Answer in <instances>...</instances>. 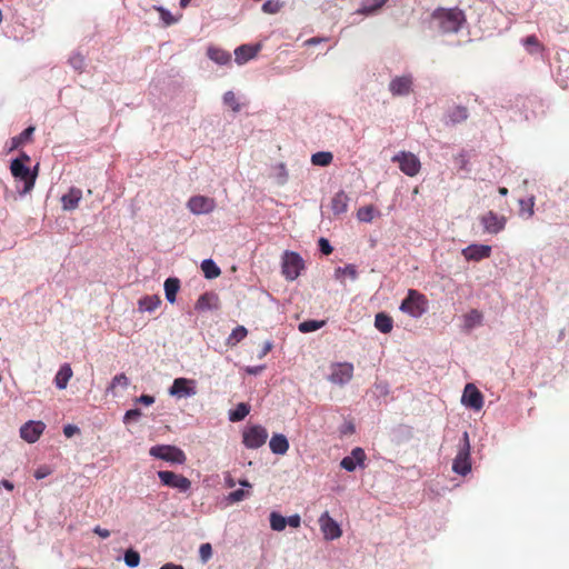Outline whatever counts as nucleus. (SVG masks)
I'll return each instance as SVG.
<instances>
[{
    "mask_svg": "<svg viewBox=\"0 0 569 569\" xmlns=\"http://www.w3.org/2000/svg\"><path fill=\"white\" fill-rule=\"evenodd\" d=\"M216 207L217 203L213 198L201 194L192 196L187 202L189 211L197 216L211 213Z\"/></svg>",
    "mask_w": 569,
    "mask_h": 569,
    "instance_id": "9d476101",
    "label": "nucleus"
},
{
    "mask_svg": "<svg viewBox=\"0 0 569 569\" xmlns=\"http://www.w3.org/2000/svg\"><path fill=\"white\" fill-rule=\"evenodd\" d=\"M287 526V519L280 513L273 511L270 513V527L274 531H282Z\"/></svg>",
    "mask_w": 569,
    "mask_h": 569,
    "instance_id": "4c0bfd02",
    "label": "nucleus"
},
{
    "mask_svg": "<svg viewBox=\"0 0 569 569\" xmlns=\"http://www.w3.org/2000/svg\"><path fill=\"white\" fill-rule=\"evenodd\" d=\"M136 402L143 403L146 406H150L154 402V397L149 395H141L139 398H137Z\"/></svg>",
    "mask_w": 569,
    "mask_h": 569,
    "instance_id": "bf43d9fd",
    "label": "nucleus"
},
{
    "mask_svg": "<svg viewBox=\"0 0 569 569\" xmlns=\"http://www.w3.org/2000/svg\"><path fill=\"white\" fill-rule=\"evenodd\" d=\"M207 54L212 61L217 62L218 64H227L231 60V56L229 52L216 47H209L207 50Z\"/></svg>",
    "mask_w": 569,
    "mask_h": 569,
    "instance_id": "7c9ffc66",
    "label": "nucleus"
},
{
    "mask_svg": "<svg viewBox=\"0 0 569 569\" xmlns=\"http://www.w3.org/2000/svg\"><path fill=\"white\" fill-rule=\"evenodd\" d=\"M259 49V46L252 47L249 44H242L238 47L234 51L237 63L242 64L249 61L250 59L254 58Z\"/></svg>",
    "mask_w": 569,
    "mask_h": 569,
    "instance_id": "4be33fe9",
    "label": "nucleus"
},
{
    "mask_svg": "<svg viewBox=\"0 0 569 569\" xmlns=\"http://www.w3.org/2000/svg\"><path fill=\"white\" fill-rule=\"evenodd\" d=\"M2 486L9 491L13 490V483L10 482L9 480H3Z\"/></svg>",
    "mask_w": 569,
    "mask_h": 569,
    "instance_id": "774afa93",
    "label": "nucleus"
},
{
    "mask_svg": "<svg viewBox=\"0 0 569 569\" xmlns=\"http://www.w3.org/2000/svg\"><path fill=\"white\" fill-rule=\"evenodd\" d=\"M325 326V321H318V320H307L299 323V331L302 333H308L316 331Z\"/></svg>",
    "mask_w": 569,
    "mask_h": 569,
    "instance_id": "a19ab883",
    "label": "nucleus"
},
{
    "mask_svg": "<svg viewBox=\"0 0 569 569\" xmlns=\"http://www.w3.org/2000/svg\"><path fill=\"white\" fill-rule=\"evenodd\" d=\"M194 381L187 378H177L173 380L172 386L169 389L171 396L178 397H190L197 393L193 386Z\"/></svg>",
    "mask_w": 569,
    "mask_h": 569,
    "instance_id": "dca6fc26",
    "label": "nucleus"
},
{
    "mask_svg": "<svg viewBox=\"0 0 569 569\" xmlns=\"http://www.w3.org/2000/svg\"><path fill=\"white\" fill-rule=\"evenodd\" d=\"M388 0H373V3L371 6H363L359 13L362 14H372L376 11H378Z\"/></svg>",
    "mask_w": 569,
    "mask_h": 569,
    "instance_id": "de8ad7c7",
    "label": "nucleus"
},
{
    "mask_svg": "<svg viewBox=\"0 0 569 569\" xmlns=\"http://www.w3.org/2000/svg\"><path fill=\"white\" fill-rule=\"evenodd\" d=\"M157 10L159 11L160 13V17L161 19L163 20V22L167 24V26H170L172 23L176 22V19L171 16V13L169 11H167L166 9L159 7L157 8Z\"/></svg>",
    "mask_w": 569,
    "mask_h": 569,
    "instance_id": "603ef678",
    "label": "nucleus"
},
{
    "mask_svg": "<svg viewBox=\"0 0 569 569\" xmlns=\"http://www.w3.org/2000/svg\"><path fill=\"white\" fill-rule=\"evenodd\" d=\"M150 456L170 463L183 465L187 456L180 448L171 445H157L150 448Z\"/></svg>",
    "mask_w": 569,
    "mask_h": 569,
    "instance_id": "7ed1b4c3",
    "label": "nucleus"
},
{
    "mask_svg": "<svg viewBox=\"0 0 569 569\" xmlns=\"http://www.w3.org/2000/svg\"><path fill=\"white\" fill-rule=\"evenodd\" d=\"M124 562L130 568H136L140 563V555L133 549H128L124 553Z\"/></svg>",
    "mask_w": 569,
    "mask_h": 569,
    "instance_id": "37998d69",
    "label": "nucleus"
},
{
    "mask_svg": "<svg viewBox=\"0 0 569 569\" xmlns=\"http://www.w3.org/2000/svg\"><path fill=\"white\" fill-rule=\"evenodd\" d=\"M412 77L401 76L393 78L389 83L392 96H408L412 91Z\"/></svg>",
    "mask_w": 569,
    "mask_h": 569,
    "instance_id": "f3484780",
    "label": "nucleus"
},
{
    "mask_svg": "<svg viewBox=\"0 0 569 569\" xmlns=\"http://www.w3.org/2000/svg\"><path fill=\"white\" fill-rule=\"evenodd\" d=\"M117 386H121L123 388L129 386V379L124 373H119L113 377L109 390H113Z\"/></svg>",
    "mask_w": 569,
    "mask_h": 569,
    "instance_id": "8fccbe9b",
    "label": "nucleus"
},
{
    "mask_svg": "<svg viewBox=\"0 0 569 569\" xmlns=\"http://www.w3.org/2000/svg\"><path fill=\"white\" fill-rule=\"evenodd\" d=\"M448 116L452 123H459L467 120L469 113L466 107L456 106L455 108H452Z\"/></svg>",
    "mask_w": 569,
    "mask_h": 569,
    "instance_id": "e433bc0d",
    "label": "nucleus"
},
{
    "mask_svg": "<svg viewBox=\"0 0 569 569\" xmlns=\"http://www.w3.org/2000/svg\"><path fill=\"white\" fill-rule=\"evenodd\" d=\"M349 197L345 191L337 192L331 199V210L335 214H342L348 210Z\"/></svg>",
    "mask_w": 569,
    "mask_h": 569,
    "instance_id": "5701e85b",
    "label": "nucleus"
},
{
    "mask_svg": "<svg viewBox=\"0 0 569 569\" xmlns=\"http://www.w3.org/2000/svg\"><path fill=\"white\" fill-rule=\"evenodd\" d=\"M376 209L373 206H365L358 209L357 211V218L359 221L362 222H371L375 218Z\"/></svg>",
    "mask_w": 569,
    "mask_h": 569,
    "instance_id": "ea45409f",
    "label": "nucleus"
},
{
    "mask_svg": "<svg viewBox=\"0 0 569 569\" xmlns=\"http://www.w3.org/2000/svg\"><path fill=\"white\" fill-rule=\"evenodd\" d=\"M432 18L438 21L442 32H457L466 20L465 13L458 8H438L433 11Z\"/></svg>",
    "mask_w": 569,
    "mask_h": 569,
    "instance_id": "f257e3e1",
    "label": "nucleus"
},
{
    "mask_svg": "<svg viewBox=\"0 0 569 569\" xmlns=\"http://www.w3.org/2000/svg\"><path fill=\"white\" fill-rule=\"evenodd\" d=\"M366 460V452L362 448L356 447L351 451V456L345 457L340 466L347 471H353L357 466H362Z\"/></svg>",
    "mask_w": 569,
    "mask_h": 569,
    "instance_id": "aec40b11",
    "label": "nucleus"
},
{
    "mask_svg": "<svg viewBox=\"0 0 569 569\" xmlns=\"http://www.w3.org/2000/svg\"><path fill=\"white\" fill-rule=\"evenodd\" d=\"M268 439V431L260 425L247 427L242 432V443L248 449L262 447Z\"/></svg>",
    "mask_w": 569,
    "mask_h": 569,
    "instance_id": "423d86ee",
    "label": "nucleus"
},
{
    "mask_svg": "<svg viewBox=\"0 0 569 569\" xmlns=\"http://www.w3.org/2000/svg\"><path fill=\"white\" fill-rule=\"evenodd\" d=\"M263 366H257V367H247L246 372L249 375H258L263 370Z\"/></svg>",
    "mask_w": 569,
    "mask_h": 569,
    "instance_id": "0e129e2a",
    "label": "nucleus"
},
{
    "mask_svg": "<svg viewBox=\"0 0 569 569\" xmlns=\"http://www.w3.org/2000/svg\"><path fill=\"white\" fill-rule=\"evenodd\" d=\"M470 439L467 431L463 432L461 438V447L453 459L452 470L461 476H466L471 470L470 460Z\"/></svg>",
    "mask_w": 569,
    "mask_h": 569,
    "instance_id": "20e7f679",
    "label": "nucleus"
},
{
    "mask_svg": "<svg viewBox=\"0 0 569 569\" xmlns=\"http://www.w3.org/2000/svg\"><path fill=\"white\" fill-rule=\"evenodd\" d=\"M10 171L16 179L23 181L24 193L32 190L38 174V166H36L34 171L31 172L30 168L22 163V160L13 159L10 164Z\"/></svg>",
    "mask_w": 569,
    "mask_h": 569,
    "instance_id": "39448f33",
    "label": "nucleus"
},
{
    "mask_svg": "<svg viewBox=\"0 0 569 569\" xmlns=\"http://www.w3.org/2000/svg\"><path fill=\"white\" fill-rule=\"evenodd\" d=\"M81 198V189L76 187L70 188L69 191L61 197V204L63 210L71 211L77 209Z\"/></svg>",
    "mask_w": 569,
    "mask_h": 569,
    "instance_id": "412c9836",
    "label": "nucleus"
},
{
    "mask_svg": "<svg viewBox=\"0 0 569 569\" xmlns=\"http://www.w3.org/2000/svg\"><path fill=\"white\" fill-rule=\"evenodd\" d=\"M270 450L276 455H284L289 449L288 439L281 433H274L269 442Z\"/></svg>",
    "mask_w": 569,
    "mask_h": 569,
    "instance_id": "393cba45",
    "label": "nucleus"
},
{
    "mask_svg": "<svg viewBox=\"0 0 569 569\" xmlns=\"http://www.w3.org/2000/svg\"><path fill=\"white\" fill-rule=\"evenodd\" d=\"M46 429V425L42 421H28L20 428V437L29 442H36L40 436L43 433Z\"/></svg>",
    "mask_w": 569,
    "mask_h": 569,
    "instance_id": "4468645a",
    "label": "nucleus"
},
{
    "mask_svg": "<svg viewBox=\"0 0 569 569\" xmlns=\"http://www.w3.org/2000/svg\"><path fill=\"white\" fill-rule=\"evenodd\" d=\"M80 430L77 426L74 425H67L63 427V433L67 438H71L72 436H74L76 433H78Z\"/></svg>",
    "mask_w": 569,
    "mask_h": 569,
    "instance_id": "4d7b16f0",
    "label": "nucleus"
},
{
    "mask_svg": "<svg viewBox=\"0 0 569 569\" xmlns=\"http://www.w3.org/2000/svg\"><path fill=\"white\" fill-rule=\"evenodd\" d=\"M335 276L337 279H342L343 276H348L352 280H355L358 276L357 268L355 264H347L346 267H338L335 270Z\"/></svg>",
    "mask_w": 569,
    "mask_h": 569,
    "instance_id": "58836bf2",
    "label": "nucleus"
},
{
    "mask_svg": "<svg viewBox=\"0 0 569 569\" xmlns=\"http://www.w3.org/2000/svg\"><path fill=\"white\" fill-rule=\"evenodd\" d=\"M321 531L327 540H335L341 537L342 530L336 520L326 511L319 518Z\"/></svg>",
    "mask_w": 569,
    "mask_h": 569,
    "instance_id": "2eb2a0df",
    "label": "nucleus"
},
{
    "mask_svg": "<svg viewBox=\"0 0 569 569\" xmlns=\"http://www.w3.org/2000/svg\"><path fill=\"white\" fill-rule=\"evenodd\" d=\"M72 376L73 371L70 365L63 363L54 377L56 387L60 390L66 389Z\"/></svg>",
    "mask_w": 569,
    "mask_h": 569,
    "instance_id": "b1692460",
    "label": "nucleus"
},
{
    "mask_svg": "<svg viewBox=\"0 0 569 569\" xmlns=\"http://www.w3.org/2000/svg\"><path fill=\"white\" fill-rule=\"evenodd\" d=\"M456 163L459 166L460 169L465 170L467 169L468 164V158L465 152L459 153L456 158Z\"/></svg>",
    "mask_w": 569,
    "mask_h": 569,
    "instance_id": "6e6d98bb",
    "label": "nucleus"
},
{
    "mask_svg": "<svg viewBox=\"0 0 569 569\" xmlns=\"http://www.w3.org/2000/svg\"><path fill=\"white\" fill-rule=\"evenodd\" d=\"M286 519H287V525H289L290 527H292V528L300 527L301 518L299 515H293Z\"/></svg>",
    "mask_w": 569,
    "mask_h": 569,
    "instance_id": "13d9d810",
    "label": "nucleus"
},
{
    "mask_svg": "<svg viewBox=\"0 0 569 569\" xmlns=\"http://www.w3.org/2000/svg\"><path fill=\"white\" fill-rule=\"evenodd\" d=\"M160 305H161V299L157 295L144 296L141 299H139V301H138L139 310L142 312L143 311L152 312L157 308H159Z\"/></svg>",
    "mask_w": 569,
    "mask_h": 569,
    "instance_id": "bb28decb",
    "label": "nucleus"
},
{
    "mask_svg": "<svg viewBox=\"0 0 569 569\" xmlns=\"http://www.w3.org/2000/svg\"><path fill=\"white\" fill-rule=\"evenodd\" d=\"M223 102L232 109L233 112L240 111V104L233 91H227L223 94Z\"/></svg>",
    "mask_w": 569,
    "mask_h": 569,
    "instance_id": "a18cd8bd",
    "label": "nucleus"
},
{
    "mask_svg": "<svg viewBox=\"0 0 569 569\" xmlns=\"http://www.w3.org/2000/svg\"><path fill=\"white\" fill-rule=\"evenodd\" d=\"M163 287H164L166 299L170 303H173L177 299V293L180 289V280L178 278H168L164 281Z\"/></svg>",
    "mask_w": 569,
    "mask_h": 569,
    "instance_id": "c85d7f7f",
    "label": "nucleus"
},
{
    "mask_svg": "<svg viewBox=\"0 0 569 569\" xmlns=\"http://www.w3.org/2000/svg\"><path fill=\"white\" fill-rule=\"evenodd\" d=\"M250 412V406L246 402H240L237 407L229 412V420L238 422L243 420Z\"/></svg>",
    "mask_w": 569,
    "mask_h": 569,
    "instance_id": "2f4dec72",
    "label": "nucleus"
},
{
    "mask_svg": "<svg viewBox=\"0 0 569 569\" xmlns=\"http://www.w3.org/2000/svg\"><path fill=\"white\" fill-rule=\"evenodd\" d=\"M482 313L477 309L470 310L463 316V329L470 331L482 323Z\"/></svg>",
    "mask_w": 569,
    "mask_h": 569,
    "instance_id": "c756f323",
    "label": "nucleus"
},
{
    "mask_svg": "<svg viewBox=\"0 0 569 569\" xmlns=\"http://www.w3.org/2000/svg\"><path fill=\"white\" fill-rule=\"evenodd\" d=\"M22 160V163L27 166L30 162V157L26 152H21V154L17 158Z\"/></svg>",
    "mask_w": 569,
    "mask_h": 569,
    "instance_id": "338daca9",
    "label": "nucleus"
},
{
    "mask_svg": "<svg viewBox=\"0 0 569 569\" xmlns=\"http://www.w3.org/2000/svg\"><path fill=\"white\" fill-rule=\"evenodd\" d=\"M219 308L220 299L218 295L212 291L202 293L194 305V309L200 312L208 310H218Z\"/></svg>",
    "mask_w": 569,
    "mask_h": 569,
    "instance_id": "6ab92c4d",
    "label": "nucleus"
},
{
    "mask_svg": "<svg viewBox=\"0 0 569 569\" xmlns=\"http://www.w3.org/2000/svg\"><path fill=\"white\" fill-rule=\"evenodd\" d=\"M236 480L232 478L230 473H226L224 476V485L228 488H233L236 486Z\"/></svg>",
    "mask_w": 569,
    "mask_h": 569,
    "instance_id": "e2e57ef3",
    "label": "nucleus"
},
{
    "mask_svg": "<svg viewBox=\"0 0 569 569\" xmlns=\"http://www.w3.org/2000/svg\"><path fill=\"white\" fill-rule=\"evenodd\" d=\"M199 556L202 563H207L212 557V547L209 542L202 543L199 548Z\"/></svg>",
    "mask_w": 569,
    "mask_h": 569,
    "instance_id": "09e8293b",
    "label": "nucleus"
},
{
    "mask_svg": "<svg viewBox=\"0 0 569 569\" xmlns=\"http://www.w3.org/2000/svg\"><path fill=\"white\" fill-rule=\"evenodd\" d=\"M249 496H250L249 490L238 489V490L230 492L226 499L229 503H236V502L242 501L243 499L248 498Z\"/></svg>",
    "mask_w": 569,
    "mask_h": 569,
    "instance_id": "c03bdc74",
    "label": "nucleus"
},
{
    "mask_svg": "<svg viewBox=\"0 0 569 569\" xmlns=\"http://www.w3.org/2000/svg\"><path fill=\"white\" fill-rule=\"evenodd\" d=\"M283 7V2L280 0H268L262 4V11L268 14L278 13Z\"/></svg>",
    "mask_w": 569,
    "mask_h": 569,
    "instance_id": "79ce46f5",
    "label": "nucleus"
},
{
    "mask_svg": "<svg viewBox=\"0 0 569 569\" xmlns=\"http://www.w3.org/2000/svg\"><path fill=\"white\" fill-rule=\"evenodd\" d=\"M248 335V330L243 326L236 327L227 339L228 346H236L243 340Z\"/></svg>",
    "mask_w": 569,
    "mask_h": 569,
    "instance_id": "f704fd0d",
    "label": "nucleus"
},
{
    "mask_svg": "<svg viewBox=\"0 0 569 569\" xmlns=\"http://www.w3.org/2000/svg\"><path fill=\"white\" fill-rule=\"evenodd\" d=\"M491 254V247L488 244H470L467 248L462 249V256L468 261H480L482 259L489 258Z\"/></svg>",
    "mask_w": 569,
    "mask_h": 569,
    "instance_id": "a211bd4d",
    "label": "nucleus"
},
{
    "mask_svg": "<svg viewBox=\"0 0 569 569\" xmlns=\"http://www.w3.org/2000/svg\"><path fill=\"white\" fill-rule=\"evenodd\" d=\"M201 270L207 279H214L220 276V268L211 259H206L201 263Z\"/></svg>",
    "mask_w": 569,
    "mask_h": 569,
    "instance_id": "473e14b6",
    "label": "nucleus"
},
{
    "mask_svg": "<svg viewBox=\"0 0 569 569\" xmlns=\"http://www.w3.org/2000/svg\"><path fill=\"white\" fill-rule=\"evenodd\" d=\"M141 416L140 409H130L126 412L123 417L124 422H130L132 420L138 419Z\"/></svg>",
    "mask_w": 569,
    "mask_h": 569,
    "instance_id": "5fc2aeb1",
    "label": "nucleus"
},
{
    "mask_svg": "<svg viewBox=\"0 0 569 569\" xmlns=\"http://www.w3.org/2000/svg\"><path fill=\"white\" fill-rule=\"evenodd\" d=\"M49 473H50V470L48 468H39L36 470L34 477L37 479H42V478L47 477Z\"/></svg>",
    "mask_w": 569,
    "mask_h": 569,
    "instance_id": "680f3d73",
    "label": "nucleus"
},
{
    "mask_svg": "<svg viewBox=\"0 0 569 569\" xmlns=\"http://www.w3.org/2000/svg\"><path fill=\"white\" fill-rule=\"evenodd\" d=\"M480 222L486 232L497 234L505 229L507 219L503 216H498L493 211H488L480 217Z\"/></svg>",
    "mask_w": 569,
    "mask_h": 569,
    "instance_id": "f8f14e48",
    "label": "nucleus"
},
{
    "mask_svg": "<svg viewBox=\"0 0 569 569\" xmlns=\"http://www.w3.org/2000/svg\"><path fill=\"white\" fill-rule=\"evenodd\" d=\"M392 161L398 162L400 170L409 177L417 176L421 169L420 160L411 152L401 151Z\"/></svg>",
    "mask_w": 569,
    "mask_h": 569,
    "instance_id": "6e6552de",
    "label": "nucleus"
},
{
    "mask_svg": "<svg viewBox=\"0 0 569 569\" xmlns=\"http://www.w3.org/2000/svg\"><path fill=\"white\" fill-rule=\"evenodd\" d=\"M375 327L382 333H389L393 328V320L389 315L379 312L375 317Z\"/></svg>",
    "mask_w": 569,
    "mask_h": 569,
    "instance_id": "cd10ccee",
    "label": "nucleus"
},
{
    "mask_svg": "<svg viewBox=\"0 0 569 569\" xmlns=\"http://www.w3.org/2000/svg\"><path fill=\"white\" fill-rule=\"evenodd\" d=\"M353 370V365L350 362L332 363L328 380L333 385L343 386L352 379Z\"/></svg>",
    "mask_w": 569,
    "mask_h": 569,
    "instance_id": "0eeeda50",
    "label": "nucleus"
},
{
    "mask_svg": "<svg viewBox=\"0 0 569 569\" xmlns=\"http://www.w3.org/2000/svg\"><path fill=\"white\" fill-rule=\"evenodd\" d=\"M519 206H520V214H523L525 212H527V217L533 216V207H535L533 197H531L529 199L519 200Z\"/></svg>",
    "mask_w": 569,
    "mask_h": 569,
    "instance_id": "49530a36",
    "label": "nucleus"
},
{
    "mask_svg": "<svg viewBox=\"0 0 569 569\" xmlns=\"http://www.w3.org/2000/svg\"><path fill=\"white\" fill-rule=\"evenodd\" d=\"M461 401L468 408L479 411L483 407V396L472 383L465 387Z\"/></svg>",
    "mask_w": 569,
    "mask_h": 569,
    "instance_id": "ddd939ff",
    "label": "nucleus"
},
{
    "mask_svg": "<svg viewBox=\"0 0 569 569\" xmlns=\"http://www.w3.org/2000/svg\"><path fill=\"white\" fill-rule=\"evenodd\" d=\"M36 128L33 126L28 127L24 129L20 134L12 137L10 140V151L18 149L19 147L26 144L27 142H30L32 140V134L34 132Z\"/></svg>",
    "mask_w": 569,
    "mask_h": 569,
    "instance_id": "a878e982",
    "label": "nucleus"
},
{
    "mask_svg": "<svg viewBox=\"0 0 569 569\" xmlns=\"http://www.w3.org/2000/svg\"><path fill=\"white\" fill-rule=\"evenodd\" d=\"M319 248H320V251L326 256L330 254L333 250L332 246L326 238L319 239Z\"/></svg>",
    "mask_w": 569,
    "mask_h": 569,
    "instance_id": "864d4df0",
    "label": "nucleus"
},
{
    "mask_svg": "<svg viewBox=\"0 0 569 569\" xmlns=\"http://www.w3.org/2000/svg\"><path fill=\"white\" fill-rule=\"evenodd\" d=\"M333 160V156L329 151H319L311 156V163L313 166L327 167Z\"/></svg>",
    "mask_w": 569,
    "mask_h": 569,
    "instance_id": "72a5a7b5",
    "label": "nucleus"
},
{
    "mask_svg": "<svg viewBox=\"0 0 569 569\" xmlns=\"http://www.w3.org/2000/svg\"><path fill=\"white\" fill-rule=\"evenodd\" d=\"M93 532L97 533L99 537L106 539L110 536V531L108 529L101 528L100 526H97L93 529Z\"/></svg>",
    "mask_w": 569,
    "mask_h": 569,
    "instance_id": "052dcab7",
    "label": "nucleus"
},
{
    "mask_svg": "<svg viewBox=\"0 0 569 569\" xmlns=\"http://www.w3.org/2000/svg\"><path fill=\"white\" fill-rule=\"evenodd\" d=\"M522 44L526 47L529 53H537L543 49V46L539 41V39L535 36H528L522 40Z\"/></svg>",
    "mask_w": 569,
    "mask_h": 569,
    "instance_id": "c9c22d12",
    "label": "nucleus"
},
{
    "mask_svg": "<svg viewBox=\"0 0 569 569\" xmlns=\"http://www.w3.org/2000/svg\"><path fill=\"white\" fill-rule=\"evenodd\" d=\"M427 307L428 300L426 296L415 289H410L400 305V310L413 318H419L427 311Z\"/></svg>",
    "mask_w": 569,
    "mask_h": 569,
    "instance_id": "f03ea898",
    "label": "nucleus"
},
{
    "mask_svg": "<svg viewBox=\"0 0 569 569\" xmlns=\"http://www.w3.org/2000/svg\"><path fill=\"white\" fill-rule=\"evenodd\" d=\"M303 268L301 257L296 252H286L282 261V273L288 280H295Z\"/></svg>",
    "mask_w": 569,
    "mask_h": 569,
    "instance_id": "9b49d317",
    "label": "nucleus"
},
{
    "mask_svg": "<svg viewBox=\"0 0 569 569\" xmlns=\"http://www.w3.org/2000/svg\"><path fill=\"white\" fill-rule=\"evenodd\" d=\"M158 477L163 486L178 489L181 492H187L191 488V481L187 477L173 471H158Z\"/></svg>",
    "mask_w": 569,
    "mask_h": 569,
    "instance_id": "1a4fd4ad",
    "label": "nucleus"
},
{
    "mask_svg": "<svg viewBox=\"0 0 569 569\" xmlns=\"http://www.w3.org/2000/svg\"><path fill=\"white\" fill-rule=\"evenodd\" d=\"M160 569H184V568L181 565L168 562V563L163 565L162 567H160Z\"/></svg>",
    "mask_w": 569,
    "mask_h": 569,
    "instance_id": "69168bd1",
    "label": "nucleus"
},
{
    "mask_svg": "<svg viewBox=\"0 0 569 569\" xmlns=\"http://www.w3.org/2000/svg\"><path fill=\"white\" fill-rule=\"evenodd\" d=\"M69 61L76 70L81 71L84 67V58L79 53L72 56Z\"/></svg>",
    "mask_w": 569,
    "mask_h": 569,
    "instance_id": "3c124183",
    "label": "nucleus"
}]
</instances>
